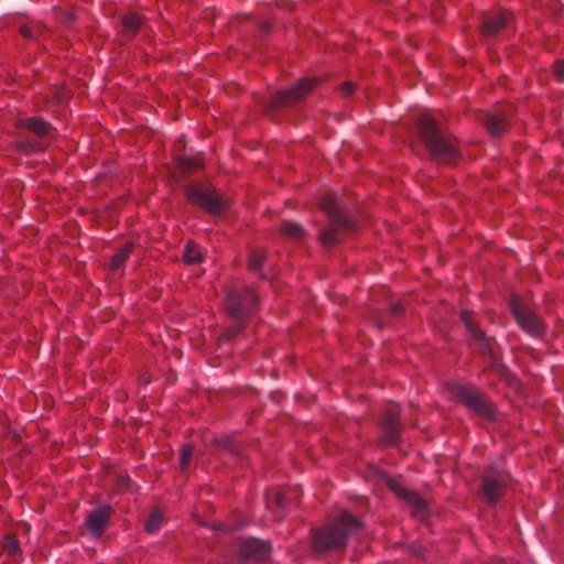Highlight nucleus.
<instances>
[{"label":"nucleus","instance_id":"obj_15","mask_svg":"<svg viewBox=\"0 0 564 564\" xmlns=\"http://www.w3.org/2000/svg\"><path fill=\"white\" fill-rule=\"evenodd\" d=\"M18 129H26L39 138L51 135L53 128L50 122L40 117H28L18 119L15 122Z\"/></svg>","mask_w":564,"mask_h":564},{"label":"nucleus","instance_id":"obj_1","mask_svg":"<svg viewBox=\"0 0 564 564\" xmlns=\"http://www.w3.org/2000/svg\"><path fill=\"white\" fill-rule=\"evenodd\" d=\"M417 129L421 141L433 160L444 164H456L460 160L462 154L457 139L443 132L430 115L423 113L419 117Z\"/></svg>","mask_w":564,"mask_h":564},{"label":"nucleus","instance_id":"obj_19","mask_svg":"<svg viewBox=\"0 0 564 564\" xmlns=\"http://www.w3.org/2000/svg\"><path fill=\"white\" fill-rule=\"evenodd\" d=\"M141 24L142 18L137 13H129L122 18V28L129 37L139 31Z\"/></svg>","mask_w":564,"mask_h":564},{"label":"nucleus","instance_id":"obj_11","mask_svg":"<svg viewBox=\"0 0 564 564\" xmlns=\"http://www.w3.org/2000/svg\"><path fill=\"white\" fill-rule=\"evenodd\" d=\"M389 488L393 494L404 501L413 511L416 517H423L426 510V502L419 496L417 492L406 488L400 480L390 479Z\"/></svg>","mask_w":564,"mask_h":564},{"label":"nucleus","instance_id":"obj_17","mask_svg":"<svg viewBox=\"0 0 564 564\" xmlns=\"http://www.w3.org/2000/svg\"><path fill=\"white\" fill-rule=\"evenodd\" d=\"M484 123L489 131V133L494 137H500L508 129V117L505 111L497 110L495 113H489L486 116Z\"/></svg>","mask_w":564,"mask_h":564},{"label":"nucleus","instance_id":"obj_33","mask_svg":"<svg viewBox=\"0 0 564 564\" xmlns=\"http://www.w3.org/2000/svg\"><path fill=\"white\" fill-rule=\"evenodd\" d=\"M274 501L276 507L283 508L285 506V495L280 491L274 492Z\"/></svg>","mask_w":564,"mask_h":564},{"label":"nucleus","instance_id":"obj_31","mask_svg":"<svg viewBox=\"0 0 564 564\" xmlns=\"http://www.w3.org/2000/svg\"><path fill=\"white\" fill-rule=\"evenodd\" d=\"M129 481H130V478L128 475H119L117 477V489L118 490L127 489Z\"/></svg>","mask_w":564,"mask_h":564},{"label":"nucleus","instance_id":"obj_25","mask_svg":"<svg viewBox=\"0 0 564 564\" xmlns=\"http://www.w3.org/2000/svg\"><path fill=\"white\" fill-rule=\"evenodd\" d=\"M15 147L20 152L24 153L37 152L43 150L42 145L39 142L33 141H18L15 143Z\"/></svg>","mask_w":564,"mask_h":564},{"label":"nucleus","instance_id":"obj_36","mask_svg":"<svg viewBox=\"0 0 564 564\" xmlns=\"http://www.w3.org/2000/svg\"><path fill=\"white\" fill-rule=\"evenodd\" d=\"M74 19L73 14H67V20L72 21Z\"/></svg>","mask_w":564,"mask_h":564},{"label":"nucleus","instance_id":"obj_34","mask_svg":"<svg viewBox=\"0 0 564 564\" xmlns=\"http://www.w3.org/2000/svg\"><path fill=\"white\" fill-rule=\"evenodd\" d=\"M389 311L392 315H399L403 312V306L400 303L391 304Z\"/></svg>","mask_w":564,"mask_h":564},{"label":"nucleus","instance_id":"obj_6","mask_svg":"<svg viewBox=\"0 0 564 564\" xmlns=\"http://www.w3.org/2000/svg\"><path fill=\"white\" fill-rule=\"evenodd\" d=\"M449 390L454 397L476 414L485 419L495 416V408L491 402L474 387L454 383L449 387Z\"/></svg>","mask_w":564,"mask_h":564},{"label":"nucleus","instance_id":"obj_29","mask_svg":"<svg viewBox=\"0 0 564 564\" xmlns=\"http://www.w3.org/2000/svg\"><path fill=\"white\" fill-rule=\"evenodd\" d=\"M356 85L351 82H345L340 85V93L343 96L348 97L355 90Z\"/></svg>","mask_w":564,"mask_h":564},{"label":"nucleus","instance_id":"obj_23","mask_svg":"<svg viewBox=\"0 0 564 564\" xmlns=\"http://www.w3.org/2000/svg\"><path fill=\"white\" fill-rule=\"evenodd\" d=\"M264 259L265 253L263 250H253L249 256L248 268L251 271L258 272L262 268Z\"/></svg>","mask_w":564,"mask_h":564},{"label":"nucleus","instance_id":"obj_28","mask_svg":"<svg viewBox=\"0 0 564 564\" xmlns=\"http://www.w3.org/2000/svg\"><path fill=\"white\" fill-rule=\"evenodd\" d=\"M242 329V325H236V326H231V327H228L223 336H221V339L223 340H230L232 338H235Z\"/></svg>","mask_w":564,"mask_h":564},{"label":"nucleus","instance_id":"obj_26","mask_svg":"<svg viewBox=\"0 0 564 564\" xmlns=\"http://www.w3.org/2000/svg\"><path fill=\"white\" fill-rule=\"evenodd\" d=\"M193 456V447L191 445H184L181 452V470H186Z\"/></svg>","mask_w":564,"mask_h":564},{"label":"nucleus","instance_id":"obj_32","mask_svg":"<svg viewBox=\"0 0 564 564\" xmlns=\"http://www.w3.org/2000/svg\"><path fill=\"white\" fill-rule=\"evenodd\" d=\"M19 31H20V34L24 39H33L34 37L33 29L30 25H21Z\"/></svg>","mask_w":564,"mask_h":564},{"label":"nucleus","instance_id":"obj_10","mask_svg":"<svg viewBox=\"0 0 564 564\" xmlns=\"http://www.w3.org/2000/svg\"><path fill=\"white\" fill-rule=\"evenodd\" d=\"M400 411L398 405H389L381 419L382 436L379 442L382 446L395 445L400 440L401 425L399 422Z\"/></svg>","mask_w":564,"mask_h":564},{"label":"nucleus","instance_id":"obj_21","mask_svg":"<svg viewBox=\"0 0 564 564\" xmlns=\"http://www.w3.org/2000/svg\"><path fill=\"white\" fill-rule=\"evenodd\" d=\"M183 259L187 264H197L203 261V254L197 245L193 241H188L185 246Z\"/></svg>","mask_w":564,"mask_h":564},{"label":"nucleus","instance_id":"obj_4","mask_svg":"<svg viewBox=\"0 0 564 564\" xmlns=\"http://www.w3.org/2000/svg\"><path fill=\"white\" fill-rule=\"evenodd\" d=\"M257 303L258 297L252 289L246 285H237L228 292L226 310L230 316L241 321L254 312Z\"/></svg>","mask_w":564,"mask_h":564},{"label":"nucleus","instance_id":"obj_13","mask_svg":"<svg viewBox=\"0 0 564 564\" xmlns=\"http://www.w3.org/2000/svg\"><path fill=\"white\" fill-rule=\"evenodd\" d=\"M110 513L111 508L109 506H101L93 510L86 518L88 531L95 536H100L109 522Z\"/></svg>","mask_w":564,"mask_h":564},{"label":"nucleus","instance_id":"obj_9","mask_svg":"<svg viewBox=\"0 0 564 564\" xmlns=\"http://www.w3.org/2000/svg\"><path fill=\"white\" fill-rule=\"evenodd\" d=\"M509 480V474L503 470L489 467L484 471L481 494L489 505L494 506L502 498Z\"/></svg>","mask_w":564,"mask_h":564},{"label":"nucleus","instance_id":"obj_20","mask_svg":"<svg viewBox=\"0 0 564 564\" xmlns=\"http://www.w3.org/2000/svg\"><path fill=\"white\" fill-rule=\"evenodd\" d=\"M133 243L127 242L117 253L112 256L110 269L116 271L120 269L133 250Z\"/></svg>","mask_w":564,"mask_h":564},{"label":"nucleus","instance_id":"obj_35","mask_svg":"<svg viewBox=\"0 0 564 564\" xmlns=\"http://www.w3.org/2000/svg\"><path fill=\"white\" fill-rule=\"evenodd\" d=\"M219 528H221L223 530H226V531H234V530L238 529V527H231L228 524H220Z\"/></svg>","mask_w":564,"mask_h":564},{"label":"nucleus","instance_id":"obj_3","mask_svg":"<svg viewBox=\"0 0 564 564\" xmlns=\"http://www.w3.org/2000/svg\"><path fill=\"white\" fill-rule=\"evenodd\" d=\"M319 207L329 220V227L321 232V241L325 247H333L339 243L340 232H350L355 229V223L343 214L330 195H324L321 198Z\"/></svg>","mask_w":564,"mask_h":564},{"label":"nucleus","instance_id":"obj_8","mask_svg":"<svg viewBox=\"0 0 564 564\" xmlns=\"http://www.w3.org/2000/svg\"><path fill=\"white\" fill-rule=\"evenodd\" d=\"M185 194L191 204L202 207L209 214L220 215L225 210V200L215 189L193 184L186 187Z\"/></svg>","mask_w":564,"mask_h":564},{"label":"nucleus","instance_id":"obj_22","mask_svg":"<svg viewBox=\"0 0 564 564\" xmlns=\"http://www.w3.org/2000/svg\"><path fill=\"white\" fill-rule=\"evenodd\" d=\"M281 232L291 239H302L304 236V229L301 225L293 221H283L281 224Z\"/></svg>","mask_w":564,"mask_h":564},{"label":"nucleus","instance_id":"obj_16","mask_svg":"<svg viewBox=\"0 0 564 564\" xmlns=\"http://www.w3.org/2000/svg\"><path fill=\"white\" fill-rule=\"evenodd\" d=\"M462 321L464 322L470 337L479 344V349L484 354H491V340L485 335L482 330L479 329L478 325L473 321L470 314L463 312Z\"/></svg>","mask_w":564,"mask_h":564},{"label":"nucleus","instance_id":"obj_5","mask_svg":"<svg viewBox=\"0 0 564 564\" xmlns=\"http://www.w3.org/2000/svg\"><path fill=\"white\" fill-rule=\"evenodd\" d=\"M318 83V78H304L288 89L276 91L265 106V111H273L301 101L314 90Z\"/></svg>","mask_w":564,"mask_h":564},{"label":"nucleus","instance_id":"obj_12","mask_svg":"<svg viewBox=\"0 0 564 564\" xmlns=\"http://www.w3.org/2000/svg\"><path fill=\"white\" fill-rule=\"evenodd\" d=\"M512 14L509 11H499L484 15L481 33L485 36L498 34L511 20Z\"/></svg>","mask_w":564,"mask_h":564},{"label":"nucleus","instance_id":"obj_24","mask_svg":"<svg viewBox=\"0 0 564 564\" xmlns=\"http://www.w3.org/2000/svg\"><path fill=\"white\" fill-rule=\"evenodd\" d=\"M162 519H163L162 513L159 510H153L150 513V516L145 522L147 532H149V533L156 532L161 527Z\"/></svg>","mask_w":564,"mask_h":564},{"label":"nucleus","instance_id":"obj_14","mask_svg":"<svg viewBox=\"0 0 564 564\" xmlns=\"http://www.w3.org/2000/svg\"><path fill=\"white\" fill-rule=\"evenodd\" d=\"M271 546L262 540L248 539L240 545V555L250 560H263L270 553Z\"/></svg>","mask_w":564,"mask_h":564},{"label":"nucleus","instance_id":"obj_27","mask_svg":"<svg viewBox=\"0 0 564 564\" xmlns=\"http://www.w3.org/2000/svg\"><path fill=\"white\" fill-rule=\"evenodd\" d=\"M3 550L10 555L18 554L20 551L19 541L13 536H8L4 541Z\"/></svg>","mask_w":564,"mask_h":564},{"label":"nucleus","instance_id":"obj_2","mask_svg":"<svg viewBox=\"0 0 564 564\" xmlns=\"http://www.w3.org/2000/svg\"><path fill=\"white\" fill-rule=\"evenodd\" d=\"M360 525V521L349 512H341L337 520L315 532L313 536L314 552L322 553L345 546L348 535Z\"/></svg>","mask_w":564,"mask_h":564},{"label":"nucleus","instance_id":"obj_18","mask_svg":"<svg viewBox=\"0 0 564 564\" xmlns=\"http://www.w3.org/2000/svg\"><path fill=\"white\" fill-rule=\"evenodd\" d=\"M175 164L183 173H192L203 167V160L199 155L196 156H178Z\"/></svg>","mask_w":564,"mask_h":564},{"label":"nucleus","instance_id":"obj_7","mask_svg":"<svg viewBox=\"0 0 564 564\" xmlns=\"http://www.w3.org/2000/svg\"><path fill=\"white\" fill-rule=\"evenodd\" d=\"M509 308L521 329L532 336H540L543 334L544 324L542 318L524 305L518 295L512 294L510 296Z\"/></svg>","mask_w":564,"mask_h":564},{"label":"nucleus","instance_id":"obj_30","mask_svg":"<svg viewBox=\"0 0 564 564\" xmlns=\"http://www.w3.org/2000/svg\"><path fill=\"white\" fill-rule=\"evenodd\" d=\"M555 76L564 82V61H557L554 65Z\"/></svg>","mask_w":564,"mask_h":564}]
</instances>
